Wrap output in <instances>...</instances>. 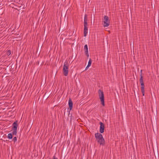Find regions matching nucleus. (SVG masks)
Returning a JSON list of instances; mask_svg holds the SVG:
<instances>
[{"label": "nucleus", "mask_w": 159, "mask_h": 159, "mask_svg": "<svg viewBox=\"0 0 159 159\" xmlns=\"http://www.w3.org/2000/svg\"><path fill=\"white\" fill-rule=\"evenodd\" d=\"M95 135L98 143L101 145H104L105 142L102 134L100 133H95Z\"/></svg>", "instance_id": "f257e3e1"}, {"label": "nucleus", "mask_w": 159, "mask_h": 159, "mask_svg": "<svg viewBox=\"0 0 159 159\" xmlns=\"http://www.w3.org/2000/svg\"><path fill=\"white\" fill-rule=\"evenodd\" d=\"M98 93L99 98L100 100L101 103L103 106H104V98L103 92L101 89H99L98 90Z\"/></svg>", "instance_id": "f03ea898"}, {"label": "nucleus", "mask_w": 159, "mask_h": 159, "mask_svg": "<svg viewBox=\"0 0 159 159\" xmlns=\"http://www.w3.org/2000/svg\"><path fill=\"white\" fill-rule=\"evenodd\" d=\"M68 67L69 65L68 62L66 61H65L64 63L63 72V74L65 76H66L68 75Z\"/></svg>", "instance_id": "7ed1b4c3"}, {"label": "nucleus", "mask_w": 159, "mask_h": 159, "mask_svg": "<svg viewBox=\"0 0 159 159\" xmlns=\"http://www.w3.org/2000/svg\"><path fill=\"white\" fill-rule=\"evenodd\" d=\"M17 121H15L12 124V129L13 131L12 132V134L13 135H16L17 133V128L18 125L17 124Z\"/></svg>", "instance_id": "20e7f679"}, {"label": "nucleus", "mask_w": 159, "mask_h": 159, "mask_svg": "<svg viewBox=\"0 0 159 159\" xmlns=\"http://www.w3.org/2000/svg\"><path fill=\"white\" fill-rule=\"evenodd\" d=\"M103 26L104 27L108 26L110 24V20L108 16H104L103 18Z\"/></svg>", "instance_id": "39448f33"}, {"label": "nucleus", "mask_w": 159, "mask_h": 159, "mask_svg": "<svg viewBox=\"0 0 159 159\" xmlns=\"http://www.w3.org/2000/svg\"><path fill=\"white\" fill-rule=\"evenodd\" d=\"M99 124L100 125V132L101 133H102L104 132V124L102 122H100Z\"/></svg>", "instance_id": "423d86ee"}, {"label": "nucleus", "mask_w": 159, "mask_h": 159, "mask_svg": "<svg viewBox=\"0 0 159 159\" xmlns=\"http://www.w3.org/2000/svg\"><path fill=\"white\" fill-rule=\"evenodd\" d=\"M68 105L70 110H71L73 107V103L71 99L69 98L68 101Z\"/></svg>", "instance_id": "0eeeda50"}, {"label": "nucleus", "mask_w": 159, "mask_h": 159, "mask_svg": "<svg viewBox=\"0 0 159 159\" xmlns=\"http://www.w3.org/2000/svg\"><path fill=\"white\" fill-rule=\"evenodd\" d=\"M84 50H85L84 53L88 57L89 56L88 46L87 44H85L84 46Z\"/></svg>", "instance_id": "6e6552de"}, {"label": "nucleus", "mask_w": 159, "mask_h": 159, "mask_svg": "<svg viewBox=\"0 0 159 159\" xmlns=\"http://www.w3.org/2000/svg\"><path fill=\"white\" fill-rule=\"evenodd\" d=\"M141 91L143 96L144 95V83L141 84Z\"/></svg>", "instance_id": "1a4fd4ad"}, {"label": "nucleus", "mask_w": 159, "mask_h": 159, "mask_svg": "<svg viewBox=\"0 0 159 159\" xmlns=\"http://www.w3.org/2000/svg\"><path fill=\"white\" fill-rule=\"evenodd\" d=\"M88 30L87 26L84 27V37H86L87 35V34L88 33Z\"/></svg>", "instance_id": "9d476101"}, {"label": "nucleus", "mask_w": 159, "mask_h": 159, "mask_svg": "<svg viewBox=\"0 0 159 159\" xmlns=\"http://www.w3.org/2000/svg\"><path fill=\"white\" fill-rule=\"evenodd\" d=\"M140 79L139 81L140 82V84L144 83L143 80V77L142 74L140 75Z\"/></svg>", "instance_id": "9b49d317"}, {"label": "nucleus", "mask_w": 159, "mask_h": 159, "mask_svg": "<svg viewBox=\"0 0 159 159\" xmlns=\"http://www.w3.org/2000/svg\"><path fill=\"white\" fill-rule=\"evenodd\" d=\"M7 137L9 139H11L12 138V134L11 133H9L8 134Z\"/></svg>", "instance_id": "f8f14e48"}, {"label": "nucleus", "mask_w": 159, "mask_h": 159, "mask_svg": "<svg viewBox=\"0 0 159 159\" xmlns=\"http://www.w3.org/2000/svg\"><path fill=\"white\" fill-rule=\"evenodd\" d=\"M91 64H92V61H91V59H90L89 60V61L88 62V64L87 65L88 66L87 67H89V66H91Z\"/></svg>", "instance_id": "ddd939ff"}, {"label": "nucleus", "mask_w": 159, "mask_h": 159, "mask_svg": "<svg viewBox=\"0 0 159 159\" xmlns=\"http://www.w3.org/2000/svg\"><path fill=\"white\" fill-rule=\"evenodd\" d=\"M88 24L87 21H85L84 22V27L87 26Z\"/></svg>", "instance_id": "4468645a"}, {"label": "nucleus", "mask_w": 159, "mask_h": 159, "mask_svg": "<svg viewBox=\"0 0 159 159\" xmlns=\"http://www.w3.org/2000/svg\"><path fill=\"white\" fill-rule=\"evenodd\" d=\"M13 140L14 142H15L17 141L16 137H14L13 139Z\"/></svg>", "instance_id": "2eb2a0df"}, {"label": "nucleus", "mask_w": 159, "mask_h": 159, "mask_svg": "<svg viewBox=\"0 0 159 159\" xmlns=\"http://www.w3.org/2000/svg\"><path fill=\"white\" fill-rule=\"evenodd\" d=\"M87 21V16L85 15L84 18V21Z\"/></svg>", "instance_id": "dca6fc26"}, {"label": "nucleus", "mask_w": 159, "mask_h": 159, "mask_svg": "<svg viewBox=\"0 0 159 159\" xmlns=\"http://www.w3.org/2000/svg\"><path fill=\"white\" fill-rule=\"evenodd\" d=\"M8 52V54H9V55H10L11 54L10 51H9Z\"/></svg>", "instance_id": "f3484780"}, {"label": "nucleus", "mask_w": 159, "mask_h": 159, "mask_svg": "<svg viewBox=\"0 0 159 159\" xmlns=\"http://www.w3.org/2000/svg\"><path fill=\"white\" fill-rule=\"evenodd\" d=\"M88 67V66H87L86 67V68H85L86 70H87L89 67Z\"/></svg>", "instance_id": "a211bd4d"}, {"label": "nucleus", "mask_w": 159, "mask_h": 159, "mask_svg": "<svg viewBox=\"0 0 159 159\" xmlns=\"http://www.w3.org/2000/svg\"><path fill=\"white\" fill-rule=\"evenodd\" d=\"M140 72H141V74H142V70H141V71H140Z\"/></svg>", "instance_id": "6ab92c4d"}, {"label": "nucleus", "mask_w": 159, "mask_h": 159, "mask_svg": "<svg viewBox=\"0 0 159 159\" xmlns=\"http://www.w3.org/2000/svg\"><path fill=\"white\" fill-rule=\"evenodd\" d=\"M53 159H57V158H54Z\"/></svg>", "instance_id": "aec40b11"}]
</instances>
